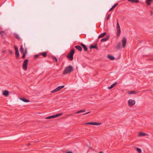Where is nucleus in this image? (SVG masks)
Listing matches in <instances>:
<instances>
[{
    "label": "nucleus",
    "mask_w": 153,
    "mask_h": 153,
    "mask_svg": "<svg viewBox=\"0 0 153 153\" xmlns=\"http://www.w3.org/2000/svg\"><path fill=\"white\" fill-rule=\"evenodd\" d=\"M40 55V53H39V54H36L34 55V57L35 58H37Z\"/></svg>",
    "instance_id": "31"
},
{
    "label": "nucleus",
    "mask_w": 153,
    "mask_h": 153,
    "mask_svg": "<svg viewBox=\"0 0 153 153\" xmlns=\"http://www.w3.org/2000/svg\"><path fill=\"white\" fill-rule=\"evenodd\" d=\"M16 57V58H18L19 56V51H16L15 52Z\"/></svg>",
    "instance_id": "26"
},
{
    "label": "nucleus",
    "mask_w": 153,
    "mask_h": 153,
    "mask_svg": "<svg viewBox=\"0 0 153 153\" xmlns=\"http://www.w3.org/2000/svg\"><path fill=\"white\" fill-rule=\"evenodd\" d=\"M117 36L118 37L120 35V33L121 32V31H120V26L119 25V23L118 22H117Z\"/></svg>",
    "instance_id": "4"
},
{
    "label": "nucleus",
    "mask_w": 153,
    "mask_h": 153,
    "mask_svg": "<svg viewBox=\"0 0 153 153\" xmlns=\"http://www.w3.org/2000/svg\"><path fill=\"white\" fill-rule=\"evenodd\" d=\"M2 94L5 97H7L9 96V92L7 90H4Z\"/></svg>",
    "instance_id": "10"
},
{
    "label": "nucleus",
    "mask_w": 153,
    "mask_h": 153,
    "mask_svg": "<svg viewBox=\"0 0 153 153\" xmlns=\"http://www.w3.org/2000/svg\"><path fill=\"white\" fill-rule=\"evenodd\" d=\"M64 87V85H62L60 86H59L58 87H57V88H56L55 89L53 90V91H51L52 93H54L55 92H56V91H59L62 88H63Z\"/></svg>",
    "instance_id": "6"
},
{
    "label": "nucleus",
    "mask_w": 153,
    "mask_h": 153,
    "mask_svg": "<svg viewBox=\"0 0 153 153\" xmlns=\"http://www.w3.org/2000/svg\"><path fill=\"white\" fill-rule=\"evenodd\" d=\"M27 145L28 146H30V143H28V144H27Z\"/></svg>",
    "instance_id": "42"
},
{
    "label": "nucleus",
    "mask_w": 153,
    "mask_h": 153,
    "mask_svg": "<svg viewBox=\"0 0 153 153\" xmlns=\"http://www.w3.org/2000/svg\"><path fill=\"white\" fill-rule=\"evenodd\" d=\"M111 15V14H109L108 16H107V20H108V19H109V17H110V16Z\"/></svg>",
    "instance_id": "37"
},
{
    "label": "nucleus",
    "mask_w": 153,
    "mask_h": 153,
    "mask_svg": "<svg viewBox=\"0 0 153 153\" xmlns=\"http://www.w3.org/2000/svg\"><path fill=\"white\" fill-rule=\"evenodd\" d=\"M151 13L152 14V12L151 11Z\"/></svg>",
    "instance_id": "43"
},
{
    "label": "nucleus",
    "mask_w": 153,
    "mask_h": 153,
    "mask_svg": "<svg viewBox=\"0 0 153 153\" xmlns=\"http://www.w3.org/2000/svg\"><path fill=\"white\" fill-rule=\"evenodd\" d=\"M75 48L80 51H82V48L80 46L78 45L76 46Z\"/></svg>",
    "instance_id": "16"
},
{
    "label": "nucleus",
    "mask_w": 153,
    "mask_h": 153,
    "mask_svg": "<svg viewBox=\"0 0 153 153\" xmlns=\"http://www.w3.org/2000/svg\"><path fill=\"white\" fill-rule=\"evenodd\" d=\"M28 60L26 59L25 60L22 64V68L25 71L27 70V65L28 62Z\"/></svg>",
    "instance_id": "3"
},
{
    "label": "nucleus",
    "mask_w": 153,
    "mask_h": 153,
    "mask_svg": "<svg viewBox=\"0 0 153 153\" xmlns=\"http://www.w3.org/2000/svg\"><path fill=\"white\" fill-rule=\"evenodd\" d=\"M62 115V113H59L54 115L51 116V118H55L59 117Z\"/></svg>",
    "instance_id": "12"
},
{
    "label": "nucleus",
    "mask_w": 153,
    "mask_h": 153,
    "mask_svg": "<svg viewBox=\"0 0 153 153\" xmlns=\"http://www.w3.org/2000/svg\"><path fill=\"white\" fill-rule=\"evenodd\" d=\"M14 48H15L16 52L19 51L18 48L17 47L15 46Z\"/></svg>",
    "instance_id": "33"
},
{
    "label": "nucleus",
    "mask_w": 153,
    "mask_h": 153,
    "mask_svg": "<svg viewBox=\"0 0 153 153\" xmlns=\"http://www.w3.org/2000/svg\"><path fill=\"white\" fill-rule=\"evenodd\" d=\"M146 135V134L143 132H140L139 133V136H145Z\"/></svg>",
    "instance_id": "27"
},
{
    "label": "nucleus",
    "mask_w": 153,
    "mask_h": 153,
    "mask_svg": "<svg viewBox=\"0 0 153 153\" xmlns=\"http://www.w3.org/2000/svg\"><path fill=\"white\" fill-rule=\"evenodd\" d=\"M101 124V123L97 122H89L86 123V124L91 125H99Z\"/></svg>",
    "instance_id": "8"
},
{
    "label": "nucleus",
    "mask_w": 153,
    "mask_h": 153,
    "mask_svg": "<svg viewBox=\"0 0 153 153\" xmlns=\"http://www.w3.org/2000/svg\"><path fill=\"white\" fill-rule=\"evenodd\" d=\"M47 52H42L41 53H40V55H42L44 57H46L47 56Z\"/></svg>",
    "instance_id": "13"
},
{
    "label": "nucleus",
    "mask_w": 153,
    "mask_h": 153,
    "mask_svg": "<svg viewBox=\"0 0 153 153\" xmlns=\"http://www.w3.org/2000/svg\"><path fill=\"white\" fill-rule=\"evenodd\" d=\"M67 153H73L71 151H68L67 152Z\"/></svg>",
    "instance_id": "41"
},
{
    "label": "nucleus",
    "mask_w": 153,
    "mask_h": 153,
    "mask_svg": "<svg viewBox=\"0 0 153 153\" xmlns=\"http://www.w3.org/2000/svg\"><path fill=\"white\" fill-rule=\"evenodd\" d=\"M136 93V92L134 91H129L128 94H135Z\"/></svg>",
    "instance_id": "29"
},
{
    "label": "nucleus",
    "mask_w": 153,
    "mask_h": 153,
    "mask_svg": "<svg viewBox=\"0 0 153 153\" xmlns=\"http://www.w3.org/2000/svg\"><path fill=\"white\" fill-rule=\"evenodd\" d=\"M25 53H23V55L22 57V59H24L25 58Z\"/></svg>",
    "instance_id": "36"
},
{
    "label": "nucleus",
    "mask_w": 153,
    "mask_h": 153,
    "mask_svg": "<svg viewBox=\"0 0 153 153\" xmlns=\"http://www.w3.org/2000/svg\"><path fill=\"white\" fill-rule=\"evenodd\" d=\"M20 99H21V100H22L23 102H29V100L27 99H26L25 98H21Z\"/></svg>",
    "instance_id": "20"
},
{
    "label": "nucleus",
    "mask_w": 153,
    "mask_h": 153,
    "mask_svg": "<svg viewBox=\"0 0 153 153\" xmlns=\"http://www.w3.org/2000/svg\"><path fill=\"white\" fill-rule=\"evenodd\" d=\"M14 36L15 37L18 39H20V37H19V35L17 34L16 33H14Z\"/></svg>",
    "instance_id": "23"
},
{
    "label": "nucleus",
    "mask_w": 153,
    "mask_h": 153,
    "mask_svg": "<svg viewBox=\"0 0 153 153\" xmlns=\"http://www.w3.org/2000/svg\"><path fill=\"white\" fill-rule=\"evenodd\" d=\"M117 84V82H115L114 83L112 84L111 86L108 88L109 89H111L113 88L116 84Z\"/></svg>",
    "instance_id": "19"
},
{
    "label": "nucleus",
    "mask_w": 153,
    "mask_h": 153,
    "mask_svg": "<svg viewBox=\"0 0 153 153\" xmlns=\"http://www.w3.org/2000/svg\"><path fill=\"white\" fill-rule=\"evenodd\" d=\"M99 153H103V152H99Z\"/></svg>",
    "instance_id": "44"
},
{
    "label": "nucleus",
    "mask_w": 153,
    "mask_h": 153,
    "mask_svg": "<svg viewBox=\"0 0 153 153\" xmlns=\"http://www.w3.org/2000/svg\"><path fill=\"white\" fill-rule=\"evenodd\" d=\"M106 34V32H104L101 34L100 36H99L98 38H100L103 37Z\"/></svg>",
    "instance_id": "21"
},
{
    "label": "nucleus",
    "mask_w": 153,
    "mask_h": 153,
    "mask_svg": "<svg viewBox=\"0 0 153 153\" xmlns=\"http://www.w3.org/2000/svg\"><path fill=\"white\" fill-rule=\"evenodd\" d=\"M128 103L129 106L132 107L135 104V102L133 100L130 99L128 101Z\"/></svg>",
    "instance_id": "5"
},
{
    "label": "nucleus",
    "mask_w": 153,
    "mask_h": 153,
    "mask_svg": "<svg viewBox=\"0 0 153 153\" xmlns=\"http://www.w3.org/2000/svg\"><path fill=\"white\" fill-rule=\"evenodd\" d=\"M74 70L73 68L71 65H69L66 67L63 72V74L66 75L72 72Z\"/></svg>",
    "instance_id": "1"
},
{
    "label": "nucleus",
    "mask_w": 153,
    "mask_h": 153,
    "mask_svg": "<svg viewBox=\"0 0 153 153\" xmlns=\"http://www.w3.org/2000/svg\"><path fill=\"white\" fill-rule=\"evenodd\" d=\"M72 115V114H70V115Z\"/></svg>",
    "instance_id": "45"
},
{
    "label": "nucleus",
    "mask_w": 153,
    "mask_h": 153,
    "mask_svg": "<svg viewBox=\"0 0 153 153\" xmlns=\"http://www.w3.org/2000/svg\"><path fill=\"white\" fill-rule=\"evenodd\" d=\"M128 1L132 3H136L139 2L138 0H128Z\"/></svg>",
    "instance_id": "17"
},
{
    "label": "nucleus",
    "mask_w": 153,
    "mask_h": 153,
    "mask_svg": "<svg viewBox=\"0 0 153 153\" xmlns=\"http://www.w3.org/2000/svg\"><path fill=\"white\" fill-rule=\"evenodd\" d=\"M90 49H92V48H94V49H97L98 48L97 46V45L96 44L95 45H91L90 46Z\"/></svg>",
    "instance_id": "14"
},
{
    "label": "nucleus",
    "mask_w": 153,
    "mask_h": 153,
    "mask_svg": "<svg viewBox=\"0 0 153 153\" xmlns=\"http://www.w3.org/2000/svg\"><path fill=\"white\" fill-rule=\"evenodd\" d=\"M20 52L21 53H25V55L27 53V51L26 49L25 50V52L24 53V52L22 45L21 46V47L20 48Z\"/></svg>",
    "instance_id": "9"
},
{
    "label": "nucleus",
    "mask_w": 153,
    "mask_h": 153,
    "mask_svg": "<svg viewBox=\"0 0 153 153\" xmlns=\"http://www.w3.org/2000/svg\"><path fill=\"white\" fill-rule=\"evenodd\" d=\"M108 58L111 60H114L115 59L114 57L112 56H110V55H108Z\"/></svg>",
    "instance_id": "25"
},
{
    "label": "nucleus",
    "mask_w": 153,
    "mask_h": 153,
    "mask_svg": "<svg viewBox=\"0 0 153 153\" xmlns=\"http://www.w3.org/2000/svg\"><path fill=\"white\" fill-rule=\"evenodd\" d=\"M0 34L1 36L3 37H4L6 35L5 33L3 31H1Z\"/></svg>",
    "instance_id": "22"
},
{
    "label": "nucleus",
    "mask_w": 153,
    "mask_h": 153,
    "mask_svg": "<svg viewBox=\"0 0 153 153\" xmlns=\"http://www.w3.org/2000/svg\"><path fill=\"white\" fill-rule=\"evenodd\" d=\"M53 60H55L56 62H57L58 61L57 59L56 58V57H53Z\"/></svg>",
    "instance_id": "32"
},
{
    "label": "nucleus",
    "mask_w": 153,
    "mask_h": 153,
    "mask_svg": "<svg viewBox=\"0 0 153 153\" xmlns=\"http://www.w3.org/2000/svg\"><path fill=\"white\" fill-rule=\"evenodd\" d=\"M9 52L11 54H12L13 53V52L12 51H11L10 50H9Z\"/></svg>",
    "instance_id": "38"
},
{
    "label": "nucleus",
    "mask_w": 153,
    "mask_h": 153,
    "mask_svg": "<svg viewBox=\"0 0 153 153\" xmlns=\"http://www.w3.org/2000/svg\"><path fill=\"white\" fill-rule=\"evenodd\" d=\"M45 118L46 119H52L51 116H50L47 117H46Z\"/></svg>",
    "instance_id": "34"
},
{
    "label": "nucleus",
    "mask_w": 153,
    "mask_h": 153,
    "mask_svg": "<svg viewBox=\"0 0 153 153\" xmlns=\"http://www.w3.org/2000/svg\"><path fill=\"white\" fill-rule=\"evenodd\" d=\"M81 45L82 46V47L84 48V50L85 51H87L88 49L87 48L86 46L85 45L83 44H81Z\"/></svg>",
    "instance_id": "18"
},
{
    "label": "nucleus",
    "mask_w": 153,
    "mask_h": 153,
    "mask_svg": "<svg viewBox=\"0 0 153 153\" xmlns=\"http://www.w3.org/2000/svg\"><path fill=\"white\" fill-rule=\"evenodd\" d=\"M90 112H88L87 113H86L85 114H83V115H85V114H88Z\"/></svg>",
    "instance_id": "40"
},
{
    "label": "nucleus",
    "mask_w": 153,
    "mask_h": 153,
    "mask_svg": "<svg viewBox=\"0 0 153 153\" xmlns=\"http://www.w3.org/2000/svg\"><path fill=\"white\" fill-rule=\"evenodd\" d=\"M137 150L139 153H141V150L139 148H137Z\"/></svg>",
    "instance_id": "30"
},
{
    "label": "nucleus",
    "mask_w": 153,
    "mask_h": 153,
    "mask_svg": "<svg viewBox=\"0 0 153 153\" xmlns=\"http://www.w3.org/2000/svg\"><path fill=\"white\" fill-rule=\"evenodd\" d=\"M117 5L118 3H116L112 7L114 8Z\"/></svg>",
    "instance_id": "35"
},
{
    "label": "nucleus",
    "mask_w": 153,
    "mask_h": 153,
    "mask_svg": "<svg viewBox=\"0 0 153 153\" xmlns=\"http://www.w3.org/2000/svg\"><path fill=\"white\" fill-rule=\"evenodd\" d=\"M74 49H72L69 53L67 56L68 59L70 61H72L73 59V55L74 53Z\"/></svg>",
    "instance_id": "2"
},
{
    "label": "nucleus",
    "mask_w": 153,
    "mask_h": 153,
    "mask_svg": "<svg viewBox=\"0 0 153 153\" xmlns=\"http://www.w3.org/2000/svg\"><path fill=\"white\" fill-rule=\"evenodd\" d=\"M122 46L123 48H124L125 47L126 43V39L125 37H124L123 38V39L122 41Z\"/></svg>",
    "instance_id": "7"
},
{
    "label": "nucleus",
    "mask_w": 153,
    "mask_h": 153,
    "mask_svg": "<svg viewBox=\"0 0 153 153\" xmlns=\"http://www.w3.org/2000/svg\"><path fill=\"white\" fill-rule=\"evenodd\" d=\"M109 38V35H107L106 37L105 38L102 39L101 40V42H103L104 41H106L107 40H108Z\"/></svg>",
    "instance_id": "11"
},
{
    "label": "nucleus",
    "mask_w": 153,
    "mask_h": 153,
    "mask_svg": "<svg viewBox=\"0 0 153 153\" xmlns=\"http://www.w3.org/2000/svg\"><path fill=\"white\" fill-rule=\"evenodd\" d=\"M152 0H146V3L148 5H149L150 4V2Z\"/></svg>",
    "instance_id": "28"
},
{
    "label": "nucleus",
    "mask_w": 153,
    "mask_h": 153,
    "mask_svg": "<svg viewBox=\"0 0 153 153\" xmlns=\"http://www.w3.org/2000/svg\"><path fill=\"white\" fill-rule=\"evenodd\" d=\"M121 47V43L119 42L117 43V45L116 46V48L117 49L119 50L120 49Z\"/></svg>",
    "instance_id": "15"
},
{
    "label": "nucleus",
    "mask_w": 153,
    "mask_h": 153,
    "mask_svg": "<svg viewBox=\"0 0 153 153\" xmlns=\"http://www.w3.org/2000/svg\"><path fill=\"white\" fill-rule=\"evenodd\" d=\"M114 9V8L112 7L109 10V11H111L112 10Z\"/></svg>",
    "instance_id": "39"
},
{
    "label": "nucleus",
    "mask_w": 153,
    "mask_h": 153,
    "mask_svg": "<svg viewBox=\"0 0 153 153\" xmlns=\"http://www.w3.org/2000/svg\"><path fill=\"white\" fill-rule=\"evenodd\" d=\"M85 111V109L82 110H79V111H78L76 112L75 113V114H78V113H82V112H84Z\"/></svg>",
    "instance_id": "24"
}]
</instances>
